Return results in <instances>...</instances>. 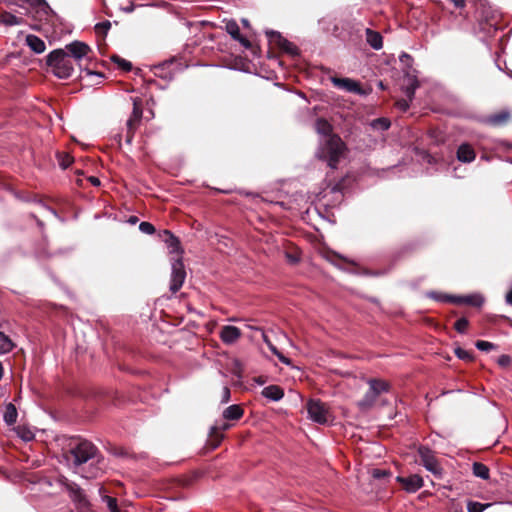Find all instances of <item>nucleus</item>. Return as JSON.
Segmentation results:
<instances>
[{"mask_svg":"<svg viewBox=\"0 0 512 512\" xmlns=\"http://www.w3.org/2000/svg\"><path fill=\"white\" fill-rule=\"evenodd\" d=\"M315 129L318 134L325 137L317 151L318 158L327 162L330 168H336L345 151V143L338 135L331 134L332 126L325 119H317Z\"/></svg>","mask_w":512,"mask_h":512,"instance_id":"nucleus-1","label":"nucleus"},{"mask_svg":"<svg viewBox=\"0 0 512 512\" xmlns=\"http://www.w3.org/2000/svg\"><path fill=\"white\" fill-rule=\"evenodd\" d=\"M97 448L91 442L87 440H80L74 446H72L66 455L67 461L71 463L77 473H80V467L94 460L97 455ZM100 474L98 468H94L86 473L81 472V476L84 478H96Z\"/></svg>","mask_w":512,"mask_h":512,"instance_id":"nucleus-2","label":"nucleus"},{"mask_svg":"<svg viewBox=\"0 0 512 512\" xmlns=\"http://www.w3.org/2000/svg\"><path fill=\"white\" fill-rule=\"evenodd\" d=\"M47 65L52 73L60 78H69L74 71V61L63 49H56L47 56Z\"/></svg>","mask_w":512,"mask_h":512,"instance_id":"nucleus-3","label":"nucleus"},{"mask_svg":"<svg viewBox=\"0 0 512 512\" xmlns=\"http://www.w3.org/2000/svg\"><path fill=\"white\" fill-rule=\"evenodd\" d=\"M59 481L68 492L69 497L71 498L78 512H89L90 502L87 499L84 491L76 483L69 481L65 477H62Z\"/></svg>","mask_w":512,"mask_h":512,"instance_id":"nucleus-4","label":"nucleus"},{"mask_svg":"<svg viewBox=\"0 0 512 512\" xmlns=\"http://www.w3.org/2000/svg\"><path fill=\"white\" fill-rule=\"evenodd\" d=\"M418 455L420 457V463L427 471L431 472L438 479L443 477V468L434 452L429 447L423 445L419 446Z\"/></svg>","mask_w":512,"mask_h":512,"instance_id":"nucleus-5","label":"nucleus"},{"mask_svg":"<svg viewBox=\"0 0 512 512\" xmlns=\"http://www.w3.org/2000/svg\"><path fill=\"white\" fill-rule=\"evenodd\" d=\"M309 419L313 422L324 425L329 422L330 412L328 407L319 399H310L306 403Z\"/></svg>","mask_w":512,"mask_h":512,"instance_id":"nucleus-6","label":"nucleus"},{"mask_svg":"<svg viewBox=\"0 0 512 512\" xmlns=\"http://www.w3.org/2000/svg\"><path fill=\"white\" fill-rule=\"evenodd\" d=\"M132 102H133V110H132L130 117L126 121L127 131H126L125 141L127 144L132 143L134 133H135L138 125L140 124V121L142 119V114H143L141 100L139 98H132Z\"/></svg>","mask_w":512,"mask_h":512,"instance_id":"nucleus-7","label":"nucleus"},{"mask_svg":"<svg viewBox=\"0 0 512 512\" xmlns=\"http://www.w3.org/2000/svg\"><path fill=\"white\" fill-rule=\"evenodd\" d=\"M430 297L442 301L452 302L457 304H466L473 307H481L484 303V298L481 294H471L466 296H451V295H438L434 292L429 294Z\"/></svg>","mask_w":512,"mask_h":512,"instance_id":"nucleus-8","label":"nucleus"},{"mask_svg":"<svg viewBox=\"0 0 512 512\" xmlns=\"http://www.w3.org/2000/svg\"><path fill=\"white\" fill-rule=\"evenodd\" d=\"M186 278L184 264L181 259H177L172 263L170 290L176 293L182 287Z\"/></svg>","mask_w":512,"mask_h":512,"instance_id":"nucleus-9","label":"nucleus"},{"mask_svg":"<svg viewBox=\"0 0 512 512\" xmlns=\"http://www.w3.org/2000/svg\"><path fill=\"white\" fill-rule=\"evenodd\" d=\"M65 51L73 61H81L88 56L91 49L84 42L74 41L65 46Z\"/></svg>","mask_w":512,"mask_h":512,"instance_id":"nucleus-10","label":"nucleus"},{"mask_svg":"<svg viewBox=\"0 0 512 512\" xmlns=\"http://www.w3.org/2000/svg\"><path fill=\"white\" fill-rule=\"evenodd\" d=\"M397 482H399L403 489L408 493H415L424 485L423 478L418 474H413L407 477L398 476Z\"/></svg>","mask_w":512,"mask_h":512,"instance_id":"nucleus-11","label":"nucleus"},{"mask_svg":"<svg viewBox=\"0 0 512 512\" xmlns=\"http://www.w3.org/2000/svg\"><path fill=\"white\" fill-rule=\"evenodd\" d=\"M270 41L275 42L279 48H281L283 51L290 55H297L298 54V48L296 45H294L292 42L288 41L287 39L283 38L280 33L271 31L267 33Z\"/></svg>","mask_w":512,"mask_h":512,"instance_id":"nucleus-12","label":"nucleus"},{"mask_svg":"<svg viewBox=\"0 0 512 512\" xmlns=\"http://www.w3.org/2000/svg\"><path fill=\"white\" fill-rule=\"evenodd\" d=\"M331 82L333 85L341 90L352 92L356 94H361L362 89L359 82L352 80L350 78H338L332 77Z\"/></svg>","mask_w":512,"mask_h":512,"instance_id":"nucleus-13","label":"nucleus"},{"mask_svg":"<svg viewBox=\"0 0 512 512\" xmlns=\"http://www.w3.org/2000/svg\"><path fill=\"white\" fill-rule=\"evenodd\" d=\"M241 335V330L238 327L232 325L223 326L219 333L221 341L227 345L234 344L241 337Z\"/></svg>","mask_w":512,"mask_h":512,"instance_id":"nucleus-14","label":"nucleus"},{"mask_svg":"<svg viewBox=\"0 0 512 512\" xmlns=\"http://www.w3.org/2000/svg\"><path fill=\"white\" fill-rule=\"evenodd\" d=\"M231 425L227 422H222L220 424H215L211 427L210 430V441L212 448L218 447L222 439L224 438L223 432L228 430Z\"/></svg>","mask_w":512,"mask_h":512,"instance_id":"nucleus-15","label":"nucleus"},{"mask_svg":"<svg viewBox=\"0 0 512 512\" xmlns=\"http://www.w3.org/2000/svg\"><path fill=\"white\" fill-rule=\"evenodd\" d=\"M226 31L234 40L238 41L243 47L247 49L251 47L250 41L241 35L240 28L236 21H228L226 23Z\"/></svg>","mask_w":512,"mask_h":512,"instance_id":"nucleus-16","label":"nucleus"},{"mask_svg":"<svg viewBox=\"0 0 512 512\" xmlns=\"http://www.w3.org/2000/svg\"><path fill=\"white\" fill-rule=\"evenodd\" d=\"M475 151L469 144H461L457 150V159L464 163H470L475 159Z\"/></svg>","mask_w":512,"mask_h":512,"instance_id":"nucleus-17","label":"nucleus"},{"mask_svg":"<svg viewBox=\"0 0 512 512\" xmlns=\"http://www.w3.org/2000/svg\"><path fill=\"white\" fill-rule=\"evenodd\" d=\"M261 394L271 401H279L284 397V390L278 385H269L262 390Z\"/></svg>","mask_w":512,"mask_h":512,"instance_id":"nucleus-18","label":"nucleus"},{"mask_svg":"<svg viewBox=\"0 0 512 512\" xmlns=\"http://www.w3.org/2000/svg\"><path fill=\"white\" fill-rule=\"evenodd\" d=\"M25 42L27 46L37 54L43 53L46 49L45 42L36 35H27Z\"/></svg>","mask_w":512,"mask_h":512,"instance_id":"nucleus-19","label":"nucleus"},{"mask_svg":"<svg viewBox=\"0 0 512 512\" xmlns=\"http://www.w3.org/2000/svg\"><path fill=\"white\" fill-rule=\"evenodd\" d=\"M365 33L366 41L373 49L379 50L382 48L383 38L379 32L367 28Z\"/></svg>","mask_w":512,"mask_h":512,"instance_id":"nucleus-20","label":"nucleus"},{"mask_svg":"<svg viewBox=\"0 0 512 512\" xmlns=\"http://www.w3.org/2000/svg\"><path fill=\"white\" fill-rule=\"evenodd\" d=\"M162 240L168 245L171 252H178L180 249V242L169 230H164L160 235Z\"/></svg>","mask_w":512,"mask_h":512,"instance_id":"nucleus-21","label":"nucleus"},{"mask_svg":"<svg viewBox=\"0 0 512 512\" xmlns=\"http://www.w3.org/2000/svg\"><path fill=\"white\" fill-rule=\"evenodd\" d=\"M244 414L243 409L239 405H231L223 411V418L225 420H239Z\"/></svg>","mask_w":512,"mask_h":512,"instance_id":"nucleus-22","label":"nucleus"},{"mask_svg":"<svg viewBox=\"0 0 512 512\" xmlns=\"http://www.w3.org/2000/svg\"><path fill=\"white\" fill-rule=\"evenodd\" d=\"M172 65V62H164L154 67L153 72L157 77H161L164 79H172L173 74L168 71V68Z\"/></svg>","mask_w":512,"mask_h":512,"instance_id":"nucleus-23","label":"nucleus"},{"mask_svg":"<svg viewBox=\"0 0 512 512\" xmlns=\"http://www.w3.org/2000/svg\"><path fill=\"white\" fill-rule=\"evenodd\" d=\"M17 416H18V413H17L16 407L12 403H9L6 406L5 412L3 415L4 422L7 425H13L17 421Z\"/></svg>","mask_w":512,"mask_h":512,"instance_id":"nucleus-24","label":"nucleus"},{"mask_svg":"<svg viewBox=\"0 0 512 512\" xmlns=\"http://www.w3.org/2000/svg\"><path fill=\"white\" fill-rule=\"evenodd\" d=\"M368 384L369 388L378 395L389 390V384L383 380L369 379Z\"/></svg>","mask_w":512,"mask_h":512,"instance_id":"nucleus-25","label":"nucleus"},{"mask_svg":"<svg viewBox=\"0 0 512 512\" xmlns=\"http://www.w3.org/2000/svg\"><path fill=\"white\" fill-rule=\"evenodd\" d=\"M23 22L22 18H19L9 12H3L0 14V23L5 26L19 25Z\"/></svg>","mask_w":512,"mask_h":512,"instance_id":"nucleus-26","label":"nucleus"},{"mask_svg":"<svg viewBox=\"0 0 512 512\" xmlns=\"http://www.w3.org/2000/svg\"><path fill=\"white\" fill-rule=\"evenodd\" d=\"M472 472L474 476L486 480L489 478V468L480 462H474L472 465Z\"/></svg>","mask_w":512,"mask_h":512,"instance_id":"nucleus-27","label":"nucleus"},{"mask_svg":"<svg viewBox=\"0 0 512 512\" xmlns=\"http://www.w3.org/2000/svg\"><path fill=\"white\" fill-rule=\"evenodd\" d=\"M510 118V113L508 111H501L497 114L491 115L488 118V123L492 125H502L505 124Z\"/></svg>","mask_w":512,"mask_h":512,"instance_id":"nucleus-28","label":"nucleus"},{"mask_svg":"<svg viewBox=\"0 0 512 512\" xmlns=\"http://www.w3.org/2000/svg\"><path fill=\"white\" fill-rule=\"evenodd\" d=\"M417 88L418 80L415 77H409L408 84L404 88V93L408 98V101H412Z\"/></svg>","mask_w":512,"mask_h":512,"instance_id":"nucleus-29","label":"nucleus"},{"mask_svg":"<svg viewBox=\"0 0 512 512\" xmlns=\"http://www.w3.org/2000/svg\"><path fill=\"white\" fill-rule=\"evenodd\" d=\"M14 347L11 339L0 331V354L9 353Z\"/></svg>","mask_w":512,"mask_h":512,"instance_id":"nucleus-30","label":"nucleus"},{"mask_svg":"<svg viewBox=\"0 0 512 512\" xmlns=\"http://www.w3.org/2000/svg\"><path fill=\"white\" fill-rule=\"evenodd\" d=\"M378 396V394H376L373 390L369 388V390L364 395L363 399L360 401L359 405L365 408L371 407L375 403Z\"/></svg>","mask_w":512,"mask_h":512,"instance_id":"nucleus-31","label":"nucleus"},{"mask_svg":"<svg viewBox=\"0 0 512 512\" xmlns=\"http://www.w3.org/2000/svg\"><path fill=\"white\" fill-rule=\"evenodd\" d=\"M102 501L106 504L109 512H121L117 505V499L108 495L102 496Z\"/></svg>","mask_w":512,"mask_h":512,"instance_id":"nucleus-32","label":"nucleus"},{"mask_svg":"<svg viewBox=\"0 0 512 512\" xmlns=\"http://www.w3.org/2000/svg\"><path fill=\"white\" fill-rule=\"evenodd\" d=\"M490 504H482L480 502L469 501L467 503L468 512H483Z\"/></svg>","mask_w":512,"mask_h":512,"instance_id":"nucleus-33","label":"nucleus"},{"mask_svg":"<svg viewBox=\"0 0 512 512\" xmlns=\"http://www.w3.org/2000/svg\"><path fill=\"white\" fill-rule=\"evenodd\" d=\"M372 127L385 131L389 129L390 121L386 118H378L373 120Z\"/></svg>","mask_w":512,"mask_h":512,"instance_id":"nucleus-34","label":"nucleus"},{"mask_svg":"<svg viewBox=\"0 0 512 512\" xmlns=\"http://www.w3.org/2000/svg\"><path fill=\"white\" fill-rule=\"evenodd\" d=\"M455 354L461 360H464V361H467V362H470V361L473 360L472 353L470 351L464 350V349H462L460 347H457L455 349Z\"/></svg>","mask_w":512,"mask_h":512,"instance_id":"nucleus-35","label":"nucleus"},{"mask_svg":"<svg viewBox=\"0 0 512 512\" xmlns=\"http://www.w3.org/2000/svg\"><path fill=\"white\" fill-rule=\"evenodd\" d=\"M475 346L477 349L484 352H489L496 348V346L493 343L484 340H478L475 343Z\"/></svg>","mask_w":512,"mask_h":512,"instance_id":"nucleus-36","label":"nucleus"},{"mask_svg":"<svg viewBox=\"0 0 512 512\" xmlns=\"http://www.w3.org/2000/svg\"><path fill=\"white\" fill-rule=\"evenodd\" d=\"M112 60L124 71H130L132 69V64L119 56H113Z\"/></svg>","mask_w":512,"mask_h":512,"instance_id":"nucleus-37","label":"nucleus"},{"mask_svg":"<svg viewBox=\"0 0 512 512\" xmlns=\"http://www.w3.org/2000/svg\"><path fill=\"white\" fill-rule=\"evenodd\" d=\"M111 28V23L110 21L106 20V21H103V22H100V23H97L95 25V31L98 33V34H103V35H106V33L108 32V30Z\"/></svg>","mask_w":512,"mask_h":512,"instance_id":"nucleus-38","label":"nucleus"},{"mask_svg":"<svg viewBox=\"0 0 512 512\" xmlns=\"http://www.w3.org/2000/svg\"><path fill=\"white\" fill-rule=\"evenodd\" d=\"M31 5L36 6L39 11L47 15L50 11V7L44 0H31Z\"/></svg>","mask_w":512,"mask_h":512,"instance_id":"nucleus-39","label":"nucleus"},{"mask_svg":"<svg viewBox=\"0 0 512 512\" xmlns=\"http://www.w3.org/2000/svg\"><path fill=\"white\" fill-rule=\"evenodd\" d=\"M468 325L469 322L466 318H460L455 322L454 327L459 333H464L467 330Z\"/></svg>","mask_w":512,"mask_h":512,"instance_id":"nucleus-40","label":"nucleus"},{"mask_svg":"<svg viewBox=\"0 0 512 512\" xmlns=\"http://www.w3.org/2000/svg\"><path fill=\"white\" fill-rule=\"evenodd\" d=\"M59 164L63 169L68 168L72 163V157L69 154L58 155Z\"/></svg>","mask_w":512,"mask_h":512,"instance_id":"nucleus-41","label":"nucleus"},{"mask_svg":"<svg viewBox=\"0 0 512 512\" xmlns=\"http://www.w3.org/2000/svg\"><path fill=\"white\" fill-rule=\"evenodd\" d=\"M139 230L144 234H153L155 232V227L150 222H141L139 225Z\"/></svg>","mask_w":512,"mask_h":512,"instance_id":"nucleus-42","label":"nucleus"},{"mask_svg":"<svg viewBox=\"0 0 512 512\" xmlns=\"http://www.w3.org/2000/svg\"><path fill=\"white\" fill-rule=\"evenodd\" d=\"M328 260L335 266L341 268L342 262H348L344 257L338 255V254H332L331 256H328Z\"/></svg>","mask_w":512,"mask_h":512,"instance_id":"nucleus-43","label":"nucleus"},{"mask_svg":"<svg viewBox=\"0 0 512 512\" xmlns=\"http://www.w3.org/2000/svg\"><path fill=\"white\" fill-rule=\"evenodd\" d=\"M269 349H270V351H271L275 356H277V358H278L282 363H284V364H286V365H289V364H290V360H289L287 357H285L282 353H280V352L278 351V349H277L274 345H273V346H271V347H269Z\"/></svg>","mask_w":512,"mask_h":512,"instance_id":"nucleus-44","label":"nucleus"},{"mask_svg":"<svg viewBox=\"0 0 512 512\" xmlns=\"http://www.w3.org/2000/svg\"><path fill=\"white\" fill-rule=\"evenodd\" d=\"M269 349H270V351H271L275 356H277V358H278L282 363H284V364H286V365H289V364H290V360H289L287 357H285L282 353H280V352L278 351V349H277L274 345H273V346H271V347H269Z\"/></svg>","mask_w":512,"mask_h":512,"instance_id":"nucleus-45","label":"nucleus"},{"mask_svg":"<svg viewBox=\"0 0 512 512\" xmlns=\"http://www.w3.org/2000/svg\"><path fill=\"white\" fill-rule=\"evenodd\" d=\"M230 389L228 387H224L222 391L221 403H227L230 400Z\"/></svg>","mask_w":512,"mask_h":512,"instance_id":"nucleus-46","label":"nucleus"},{"mask_svg":"<svg viewBox=\"0 0 512 512\" xmlns=\"http://www.w3.org/2000/svg\"><path fill=\"white\" fill-rule=\"evenodd\" d=\"M147 6L167 9L170 7V4L166 1H158V2L151 3V4H147Z\"/></svg>","mask_w":512,"mask_h":512,"instance_id":"nucleus-47","label":"nucleus"},{"mask_svg":"<svg viewBox=\"0 0 512 512\" xmlns=\"http://www.w3.org/2000/svg\"><path fill=\"white\" fill-rule=\"evenodd\" d=\"M510 361L511 360H510V357L508 355H502L498 359V363L501 366H506V365L510 364Z\"/></svg>","mask_w":512,"mask_h":512,"instance_id":"nucleus-48","label":"nucleus"},{"mask_svg":"<svg viewBox=\"0 0 512 512\" xmlns=\"http://www.w3.org/2000/svg\"><path fill=\"white\" fill-rule=\"evenodd\" d=\"M398 105L401 109L407 110L409 108V103L407 100H401L398 102Z\"/></svg>","mask_w":512,"mask_h":512,"instance_id":"nucleus-49","label":"nucleus"},{"mask_svg":"<svg viewBox=\"0 0 512 512\" xmlns=\"http://www.w3.org/2000/svg\"><path fill=\"white\" fill-rule=\"evenodd\" d=\"M88 180L94 186H99L100 185V180L97 177H95V176L89 177Z\"/></svg>","mask_w":512,"mask_h":512,"instance_id":"nucleus-50","label":"nucleus"},{"mask_svg":"<svg viewBox=\"0 0 512 512\" xmlns=\"http://www.w3.org/2000/svg\"><path fill=\"white\" fill-rule=\"evenodd\" d=\"M456 7L460 8L464 6V0H450Z\"/></svg>","mask_w":512,"mask_h":512,"instance_id":"nucleus-51","label":"nucleus"},{"mask_svg":"<svg viewBox=\"0 0 512 512\" xmlns=\"http://www.w3.org/2000/svg\"><path fill=\"white\" fill-rule=\"evenodd\" d=\"M506 303L512 306V290L506 294Z\"/></svg>","mask_w":512,"mask_h":512,"instance_id":"nucleus-52","label":"nucleus"},{"mask_svg":"<svg viewBox=\"0 0 512 512\" xmlns=\"http://www.w3.org/2000/svg\"><path fill=\"white\" fill-rule=\"evenodd\" d=\"M262 339L265 343H268L270 342V339L268 338V336L266 335V333L262 330Z\"/></svg>","mask_w":512,"mask_h":512,"instance_id":"nucleus-53","label":"nucleus"},{"mask_svg":"<svg viewBox=\"0 0 512 512\" xmlns=\"http://www.w3.org/2000/svg\"><path fill=\"white\" fill-rule=\"evenodd\" d=\"M247 327H248L249 329H251V330L262 331V329H261V328H259V327H255V326H253V325H247Z\"/></svg>","mask_w":512,"mask_h":512,"instance_id":"nucleus-54","label":"nucleus"},{"mask_svg":"<svg viewBox=\"0 0 512 512\" xmlns=\"http://www.w3.org/2000/svg\"><path fill=\"white\" fill-rule=\"evenodd\" d=\"M288 259H289V261H290V262H292V263H296V262H297V258H296V257H293V256L288 255Z\"/></svg>","mask_w":512,"mask_h":512,"instance_id":"nucleus-55","label":"nucleus"},{"mask_svg":"<svg viewBox=\"0 0 512 512\" xmlns=\"http://www.w3.org/2000/svg\"><path fill=\"white\" fill-rule=\"evenodd\" d=\"M374 477H380L381 476V472L379 470H374V473H373Z\"/></svg>","mask_w":512,"mask_h":512,"instance_id":"nucleus-56","label":"nucleus"},{"mask_svg":"<svg viewBox=\"0 0 512 512\" xmlns=\"http://www.w3.org/2000/svg\"><path fill=\"white\" fill-rule=\"evenodd\" d=\"M2 376H3V366H2V363L0 362V380L2 379Z\"/></svg>","mask_w":512,"mask_h":512,"instance_id":"nucleus-57","label":"nucleus"},{"mask_svg":"<svg viewBox=\"0 0 512 512\" xmlns=\"http://www.w3.org/2000/svg\"><path fill=\"white\" fill-rule=\"evenodd\" d=\"M23 438H24L25 440H30V439L32 438V436H28V434H25V436H23Z\"/></svg>","mask_w":512,"mask_h":512,"instance_id":"nucleus-58","label":"nucleus"},{"mask_svg":"<svg viewBox=\"0 0 512 512\" xmlns=\"http://www.w3.org/2000/svg\"><path fill=\"white\" fill-rule=\"evenodd\" d=\"M23 438H24L25 440H30V439L32 438V436H28V434H25V436H23Z\"/></svg>","mask_w":512,"mask_h":512,"instance_id":"nucleus-59","label":"nucleus"},{"mask_svg":"<svg viewBox=\"0 0 512 512\" xmlns=\"http://www.w3.org/2000/svg\"><path fill=\"white\" fill-rule=\"evenodd\" d=\"M136 221H137V218H136V217H132V218L130 219V222H131V223H135Z\"/></svg>","mask_w":512,"mask_h":512,"instance_id":"nucleus-60","label":"nucleus"},{"mask_svg":"<svg viewBox=\"0 0 512 512\" xmlns=\"http://www.w3.org/2000/svg\"><path fill=\"white\" fill-rule=\"evenodd\" d=\"M403 57H405V58H407V59H410V56H409L408 54H403V55H402V58H403Z\"/></svg>","mask_w":512,"mask_h":512,"instance_id":"nucleus-61","label":"nucleus"},{"mask_svg":"<svg viewBox=\"0 0 512 512\" xmlns=\"http://www.w3.org/2000/svg\"><path fill=\"white\" fill-rule=\"evenodd\" d=\"M266 344H267L268 348H269V347H271V346H273V344H272V342H271V341H270V342H268V343H266Z\"/></svg>","mask_w":512,"mask_h":512,"instance_id":"nucleus-62","label":"nucleus"},{"mask_svg":"<svg viewBox=\"0 0 512 512\" xmlns=\"http://www.w3.org/2000/svg\"><path fill=\"white\" fill-rule=\"evenodd\" d=\"M242 22H243L244 25H248V21L247 20L244 19Z\"/></svg>","mask_w":512,"mask_h":512,"instance_id":"nucleus-63","label":"nucleus"},{"mask_svg":"<svg viewBox=\"0 0 512 512\" xmlns=\"http://www.w3.org/2000/svg\"><path fill=\"white\" fill-rule=\"evenodd\" d=\"M133 8H130V7H127V10L128 12H132Z\"/></svg>","mask_w":512,"mask_h":512,"instance_id":"nucleus-64","label":"nucleus"}]
</instances>
